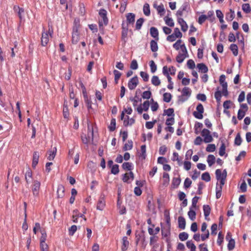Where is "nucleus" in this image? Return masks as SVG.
Returning <instances> with one entry per match:
<instances>
[{
	"label": "nucleus",
	"mask_w": 251,
	"mask_h": 251,
	"mask_svg": "<svg viewBox=\"0 0 251 251\" xmlns=\"http://www.w3.org/2000/svg\"><path fill=\"white\" fill-rule=\"evenodd\" d=\"M99 15L101 18V21H99V25L100 29L103 30V25H107L108 23V19L107 17V12L104 9H100L99 11Z\"/></svg>",
	"instance_id": "nucleus-1"
},
{
	"label": "nucleus",
	"mask_w": 251,
	"mask_h": 251,
	"mask_svg": "<svg viewBox=\"0 0 251 251\" xmlns=\"http://www.w3.org/2000/svg\"><path fill=\"white\" fill-rule=\"evenodd\" d=\"M215 175L217 179L220 183V188H222L227 176V172L226 169L224 170L223 172H222L220 169H217L215 172Z\"/></svg>",
	"instance_id": "nucleus-2"
},
{
	"label": "nucleus",
	"mask_w": 251,
	"mask_h": 251,
	"mask_svg": "<svg viewBox=\"0 0 251 251\" xmlns=\"http://www.w3.org/2000/svg\"><path fill=\"white\" fill-rule=\"evenodd\" d=\"M191 94V90L189 87H185L182 90V95L179 97V100L184 102L187 100Z\"/></svg>",
	"instance_id": "nucleus-3"
},
{
	"label": "nucleus",
	"mask_w": 251,
	"mask_h": 251,
	"mask_svg": "<svg viewBox=\"0 0 251 251\" xmlns=\"http://www.w3.org/2000/svg\"><path fill=\"white\" fill-rule=\"evenodd\" d=\"M122 29L121 40L123 42V45L125 46L127 40L128 27L127 25H125L124 22L122 24Z\"/></svg>",
	"instance_id": "nucleus-4"
},
{
	"label": "nucleus",
	"mask_w": 251,
	"mask_h": 251,
	"mask_svg": "<svg viewBox=\"0 0 251 251\" xmlns=\"http://www.w3.org/2000/svg\"><path fill=\"white\" fill-rule=\"evenodd\" d=\"M197 111H194L193 115L198 119H202L203 118L202 114L204 112V108L202 104L199 103L196 107Z\"/></svg>",
	"instance_id": "nucleus-5"
},
{
	"label": "nucleus",
	"mask_w": 251,
	"mask_h": 251,
	"mask_svg": "<svg viewBox=\"0 0 251 251\" xmlns=\"http://www.w3.org/2000/svg\"><path fill=\"white\" fill-rule=\"evenodd\" d=\"M223 87L222 94L225 97H227L228 92L227 91V86H224ZM215 98L218 102H220L222 97V92L220 91H217L215 93Z\"/></svg>",
	"instance_id": "nucleus-6"
},
{
	"label": "nucleus",
	"mask_w": 251,
	"mask_h": 251,
	"mask_svg": "<svg viewBox=\"0 0 251 251\" xmlns=\"http://www.w3.org/2000/svg\"><path fill=\"white\" fill-rule=\"evenodd\" d=\"M201 135L204 137L203 141L205 143H210L213 140L210 131L207 129L204 128L201 132Z\"/></svg>",
	"instance_id": "nucleus-7"
},
{
	"label": "nucleus",
	"mask_w": 251,
	"mask_h": 251,
	"mask_svg": "<svg viewBox=\"0 0 251 251\" xmlns=\"http://www.w3.org/2000/svg\"><path fill=\"white\" fill-rule=\"evenodd\" d=\"M105 206V196L104 195L101 194L100 197L97 204V209L102 211L104 209Z\"/></svg>",
	"instance_id": "nucleus-8"
},
{
	"label": "nucleus",
	"mask_w": 251,
	"mask_h": 251,
	"mask_svg": "<svg viewBox=\"0 0 251 251\" xmlns=\"http://www.w3.org/2000/svg\"><path fill=\"white\" fill-rule=\"evenodd\" d=\"M138 83V78L137 75H135L129 80L128 87L131 90H133L136 87Z\"/></svg>",
	"instance_id": "nucleus-9"
},
{
	"label": "nucleus",
	"mask_w": 251,
	"mask_h": 251,
	"mask_svg": "<svg viewBox=\"0 0 251 251\" xmlns=\"http://www.w3.org/2000/svg\"><path fill=\"white\" fill-rule=\"evenodd\" d=\"M153 7L155 9H156V10L157 11L158 13L160 16L164 15V14L165 13V8H164V5H163V4L162 3H161V4L159 5H157L156 2H154V3L153 4Z\"/></svg>",
	"instance_id": "nucleus-10"
},
{
	"label": "nucleus",
	"mask_w": 251,
	"mask_h": 251,
	"mask_svg": "<svg viewBox=\"0 0 251 251\" xmlns=\"http://www.w3.org/2000/svg\"><path fill=\"white\" fill-rule=\"evenodd\" d=\"M177 22L181 26V30L183 32H185L187 30L188 26L186 22L181 18L178 17Z\"/></svg>",
	"instance_id": "nucleus-11"
},
{
	"label": "nucleus",
	"mask_w": 251,
	"mask_h": 251,
	"mask_svg": "<svg viewBox=\"0 0 251 251\" xmlns=\"http://www.w3.org/2000/svg\"><path fill=\"white\" fill-rule=\"evenodd\" d=\"M129 241L126 236H124L122 238V245L121 247L122 251H126L129 246Z\"/></svg>",
	"instance_id": "nucleus-12"
},
{
	"label": "nucleus",
	"mask_w": 251,
	"mask_h": 251,
	"mask_svg": "<svg viewBox=\"0 0 251 251\" xmlns=\"http://www.w3.org/2000/svg\"><path fill=\"white\" fill-rule=\"evenodd\" d=\"M49 41V35L47 32H43L41 37V45L42 46H46Z\"/></svg>",
	"instance_id": "nucleus-13"
},
{
	"label": "nucleus",
	"mask_w": 251,
	"mask_h": 251,
	"mask_svg": "<svg viewBox=\"0 0 251 251\" xmlns=\"http://www.w3.org/2000/svg\"><path fill=\"white\" fill-rule=\"evenodd\" d=\"M203 210L205 219L207 221L209 220V219L208 218L211 212V208L209 205L207 204L203 205Z\"/></svg>",
	"instance_id": "nucleus-14"
},
{
	"label": "nucleus",
	"mask_w": 251,
	"mask_h": 251,
	"mask_svg": "<svg viewBox=\"0 0 251 251\" xmlns=\"http://www.w3.org/2000/svg\"><path fill=\"white\" fill-rule=\"evenodd\" d=\"M127 24H133L135 22V15L132 13H127L126 15Z\"/></svg>",
	"instance_id": "nucleus-15"
},
{
	"label": "nucleus",
	"mask_w": 251,
	"mask_h": 251,
	"mask_svg": "<svg viewBox=\"0 0 251 251\" xmlns=\"http://www.w3.org/2000/svg\"><path fill=\"white\" fill-rule=\"evenodd\" d=\"M134 175L133 172L130 171L128 173H126L123 175L122 180L125 182L129 183L128 180L131 178L132 179H133Z\"/></svg>",
	"instance_id": "nucleus-16"
},
{
	"label": "nucleus",
	"mask_w": 251,
	"mask_h": 251,
	"mask_svg": "<svg viewBox=\"0 0 251 251\" xmlns=\"http://www.w3.org/2000/svg\"><path fill=\"white\" fill-rule=\"evenodd\" d=\"M39 153L38 151H34L33 155V160L32 166L33 168H35L37 165L39 161Z\"/></svg>",
	"instance_id": "nucleus-17"
},
{
	"label": "nucleus",
	"mask_w": 251,
	"mask_h": 251,
	"mask_svg": "<svg viewBox=\"0 0 251 251\" xmlns=\"http://www.w3.org/2000/svg\"><path fill=\"white\" fill-rule=\"evenodd\" d=\"M151 35L157 41L159 40L158 31L157 29L155 27H151L150 28Z\"/></svg>",
	"instance_id": "nucleus-18"
},
{
	"label": "nucleus",
	"mask_w": 251,
	"mask_h": 251,
	"mask_svg": "<svg viewBox=\"0 0 251 251\" xmlns=\"http://www.w3.org/2000/svg\"><path fill=\"white\" fill-rule=\"evenodd\" d=\"M162 181L163 186L165 187H167L170 181L169 175L168 173H163Z\"/></svg>",
	"instance_id": "nucleus-19"
},
{
	"label": "nucleus",
	"mask_w": 251,
	"mask_h": 251,
	"mask_svg": "<svg viewBox=\"0 0 251 251\" xmlns=\"http://www.w3.org/2000/svg\"><path fill=\"white\" fill-rule=\"evenodd\" d=\"M178 227L184 229L186 226V222L184 217L179 216L178 218Z\"/></svg>",
	"instance_id": "nucleus-20"
},
{
	"label": "nucleus",
	"mask_w": 251,
	"mask_h": 251,
	"mask_svg": "<svg viewBox=\"0 0 251 251\" xmlns=\"http://www.w3.org/2000/svg\"><path fill=\"white\" fill-rule=\"evenodd\" d=\"M162 73L163 74L167 77L169 83H173L172 81V78L170 76V74L168 72L167 66H165L163 67Z\"/></svg>",
	"instance_id": "nucleus-21"
},
{
	"label": "nucleus",
	"mask_w": 251,
	"mask_h": 251,
	"mask_svg": "<svg viewBox=\"0 0 251 251\" xmlns=\"http://www.w3.org/2000/svg\"><path fill=\"white\" fill-rule=\"evenodd\" d=\"M197 68L200 71H201L202 73H206L208 71V67L203 63L198 64Z\"/></svg>",
	"instance_id": "nucleus-22"
},
{
	"label": "nucleus",
	"mask_w": 251,
	"mask_h": 251,
	"mask_svg": "<svg viewBox=\"0 0 251 251\" xmlns=\"http://www.w3.org/2000/svg\"><path fill=\"white\" fill-rule=\"evenodd\" d=\"M150 45L151 50L152 52H155L156 51H157L158 47L157 42L156 41L153 40H151L150 42Z\"/></svg>",
	"instance_id": "nucleus-23"
},
{
	"label": "nucleus",
	"mask_w": 251,
	"mask_h": 251,
	"mask_svg": "<svg viewBox=\"0 0 251 251\" xmlns=\"http://www.w3.org/2000/svg\"><path fill=\"white\" fill-rule=\"evenodd\" d=\"M25 179L27 184L32 182V172L31 171H27L25 174Z\"/></svg>",
	"instance_id": "nucleus-24"
},
{
	"label": "nucleus",
	"mask_w": 251,
	"mask_h": 251,
	"mask_svg": "<svg viewBox=\"0 0 251 251\" xmlns=\"http://www.w3.org/2000/svg\"><path fill=\"white\" fill-rule=\"evenodd\" d=\"M56 153V149L54 148L52 151H48V154L49 155L47 158L49 160H52L54 158Z\"/></svg>",
	"instance_id": "nucleus-25"
},
{
	"label": "nucleus",
	"mask_w": 251,
	"mask_h": 251,
	"mask_svg": "<svg viewBox=\"0 0 251 251\" xmlns=\"http://www.w3.org/2000/svg\"><path fill=\"white\" fill-rule=\"evenodd\" d=\"M133 147V142L131 140L127 141V143H126L123 147V150L126 151L127 150H130Z\"/></svg>",
	"instance_id": "nucleus-26"
},
{
	"label": "nucleus",
	"mask_w": 251,
	"mask_h": 251,
	"mask_svg": "<svg viewBox=\"0 0 251 251\" xmlns=\"http://www.w3.org/2000/svg\"><path fill=\"white\" fill-rule=\"evenodd\" d=\"M80 36L78 33H72V42L76 44L79 40Z\"/></svg>",
	"instance_id": "nucleus-27"
},
{
	"label": "nucleus",
	"mask_w": 251,
	"mask_h": 251,
	"mask_svg": "<svg viewBox=\"0 0 251 251\" xmlns=\"http://www.w3.org/2000/svg\"><path fill=\"white\" fill-rule=\"evenodd\" d=\"M79 21L78 20L75 19L74 22L72 33H78V28L79 27Z\"/></svg>",
	"instance_id": "nucleus-28"
},
{
	"label": "nucleus",
	"mask_w": 251,
	"mask_h": 251,
	"mask_svg": "<svg viewBox=\"0 0 251 251\" xmlns=\"http://www.w3.org/2000/svg\"><path fill=\"white\" fill-rule=\"evenodd\" d=\"M14 9L15 11H18V14L19 18L22 20L23 18V14L24 13L25 10L23 8H21L19 6H14Z\"/></svg>",
	"instance_id": "nucleus-29"
},
{
	"label": "nucleus",
	"mask_w": 251,
	"mask_h": 251,
	"mask_svg": "<svg viewBox=\"0 0 251 251\" xmlns=\"http://www.w3.org/2000/svg\"><path fill=\"white\" fill-rule=\"evenodd\" d=\"M230 50L232 52L234 56H237L238 53V47L236 44H232L229 47Z\"/></svg>",
	"instance_id": "nucleus-30"
},
{
	"label": "nucleus",
	"mask_w": 251,
	"mask_h": 251,
	"mask_svg": "<svg viewBox=\"0 0 251 251\" xmlns=\"http://www.w3.org/2000/svg\"><path fill=\"white\" fill-rule=\"evenodd\" d=\"M151 81L152 84L155 86H159L161 83V81L159 79V77L156 75H153L152 77Z\"/></svg>",
	"instance_id": "nucleus-31"
},
{
	"label": "nucleus",
	"mask_w": 251,
	"mask_h": 251,
	"mask_svg": "<svg viewBox=\"0 0 251 251\" xmlns=\"http://www.w3.org/2000/svg\"><path fill=\"white\" fill-rule=\"evenodd\" d=\"M122 168L125 170L131 171L133 169L132 164L130 162H124Z\"/></svg>",
	"instance_id": "nucleus-32"
},
{
	"label": "nucleus",
	"mask_w": 251,
	"mask_h": 251,
	"mask_svg": "<svg viewBox=\"0 0 251 251\" xmlns=\"http://www.w3.org/2000/svg\"><path fill=\"white\" fill-rule=\"evenodd\" d=\"M116 119L112 118L110 122V125L108 126V128L110 131H113L116 129Z\"/></svg>",
	"instance_id": "nucleus-33"
},
{
	"label": "nucleus",
	"mask_w": 251,
	"mask_h": 251,
	"mask_svg": "<svg viewBox=\"0 0 251 251\" xmlns=\"http://www.w3.org/2000/svg\"><path fill=\"white\" fill-rule=\"evenodd\" d=\"M207 161L209 166H211L215 162V157L212 154L208 155Z\"/></svg>",
	"instance_id": "nucleus-34"
},
{
	"label": "nucleus",
	"mask_w": 251,
	"mask_h": 251,
	"mask_svg": "<svg viewBox=\"0 0 251 251\" xmlns=\"http://www.w3.org/2000/svg\"><path fill=\"white\" fill-rule=\"evenodd\" d=\"M143 12H144V14L147 16H149L150 15L151 11H150V5L147 3H145L144 5Z\"/></svg>",
	"instance_id": "nucleus-35"
},
{
	"label": "nucleus",
	"mask_w": 251,
	"mask_h": 251,
	"mask_svg": "<svg viewBox=\"0 0 251 251\" xmlns=\"http://www.w3.org/2000/svg\"><path fill=\"white\" fill-rule=\"evenodd\" d=\"M193 207L190 208L189 211L188 212V215L189 218L192 220L194 221L196 219V212L192 209Z\"/></svg>",
	"instance_id": "nucleus-36"
},
{
	"label": "nucleus",
	"mask_w": 251,
	"mask_h": 251,
	"mask_svg": "<svg viewBox=\"0 0 251 251\" xmlns=\"http://www.w3.org/2000/svg\"><path fill=\"white\" fill-rule=\"evenodd\" d=\"M88 136L89 138H91L92 141L94 139V131L93 127H91L89 124H88Z\"/></svg>",
	"instance_id": "nucleus-37"
},
{
	"label": "nucleus",
	"mask_w": 251,
	"mask_h": 251,
	"mask_svg": "<svg viewBox=\"0 0 251 251\" xmlns=\"http://www.w3.org/2000/svg\"><path fill=\"white\" fill-rule=\"evenodd\" d=\"M144 22V19L143 18H140L138 19L136 23V29L140 30L141 28L142 25Z\"/></svg>",
	"instance_id": "nucleus-38"
},
{
	"label": "nucleus",
	"mask_w": 251,
	"mask_h": 251,
	"mask_svg": "<svg viewBox=\"0 0 251 251\" xmlns=\"http://www.w3.org/2000/svg\"><path fill=\"white\" fill-rule=\"evenodd\" d=\"M164 115H167L168 116L174 117V109L172 108H169L168 109L164 110Z\"/></svg>",
	"instance_id": "nucleus-39"
},
{
	"label": "nucleus",
	"mask_w": 251,
	"mask_h": 251,
	"mask_svg": "<svg viewBox=\"0 0 251 251\" xmlns=\"http://www.w3.org/2000/svg\"><path fill=\"white\" fill-rule=\"evenodd\" d=\"M187 57V55H185V54L179 53L176 57V60L178 63H181Z\"/></svg>",
	"instance_id": "nucleus-40"
},
{
	"label": "nucleus",
	"mask_w": 251,
	"mask_h": 251,
	"mask_svg": "<svg viewBox=\"0 0 251 251\" xmlns=\"http://www.w3.org/2000/svg\"><path fill=\"white\" fill-rule=\"evenodd\" d=\"M242 142L240 133H238L234 140V144L237 146H240Z\"/></svg>",
	"instance_id": "nucleus-41"
},
{
	"label": "nucleus",
	"mask_w": 251,
	"mask_h": 251,
	"mask_svg": "<svg viewBox=\"0 0 251 251\" xmlns=\"http://www.w3.org/2000/svg\"><path fill=\"white\" fill-rule=\"evenodd\" d=\"M181 182V179L179 177H174L173 179L172 185L174 188L177 187Z\"/></svg>",
	"instance_id": "nucleus-42"
},
{
	"label": "nucleus",
	"mask_w": 251,
	"mask_h": 251,
	"mask_svg": "<svg viewBox=\"0 0 251 251\" xmlns=\"http://www.w3.org/2000/svg\"><path fill=\"white\" fill-rule=\"evenodd\" d=\"M186 246L191 251H196V247L192 240L188 241L186 242Z\"/></svg>",
	"instance_id": "nucleus-43"
},
{
	"label": "nucleus",
	"mask_w": 251,
	"mask_h": 251,
	"mask_svg": "<svg viewBox=\"0 0 251 251\" xmlns=\"http://www.w3.org/2000/svg\"><path fill=\"white\" fill-rule=\"evenodd\" d=\"M235 242L234 239H230L227 244V249L229 251H232L235 247Z\"/></svg>",
	"instance_id": "nucleus-44"
},
{
	"label": "nucleus",
	"mask_w": 251,
	"mask_h": 251,
	"mask_svg": "<svg viewBox=\"0 0 251 251\" xmlns=\"http://www.w3.org/2000/svg\"><path fill=\"white\" fill-rule=\"evenodd\" d=\"M226 148V147L225 143H222L221 145V147L219 149V154L220 156H223L225 154Z\"/></svg>",
	"instance_id": "nucleus-45"
},
{
	"label": "nucleus",
	"mask_w": 251,
	"mask_h": 251,
	"mask_svg": "<svg viewBox=\"0 0 251 251\" xmlns=\"http://www.w3.org/2000/svg\"><path fill=\"white\" fill-rule=\"evenodd\" d=\"M164 21H165L166 24L169 26L173 27L174 26V23L171 18L165 17L164 18Z\"/></svg>",
	"instance_id": "nucleus-46"
},
{
	"label": "nucleus",
	"mask_w": 251,
	"mask_h": 251,
	"mask_svg": "<svg viewBox=\"0 0 251 251\" xmlns=\"http://www.w3.org/2000/svg\"><path fill=\"white\" fill-rule=\"evenodd\" d=\"M63 114L64 118H68L69 115V109L67 104L66 105L65 103L63 105Z\"/></svg>",
	"instance_id": "nucleus-47"
},
{
	"label": "nucleus",
	"mask_w": 251,
	"mask_h": 251,
	"mask_svg": "<svg viewBox=\"0 0 251 251\" xmlns=\"http://www.w3.org/2000/svg\"><path fill=\"white\" fill-rule=\"evenodd\" d=\"M129 100L133 102V106L135 107L137 105L138 100L140 101H142L141 99H139L137 95H135L134 97H130Z\"/></svg>",
	"instance_id": "nucleus-48"
},
{
	"label": "nucleus",
	"mask_w": 251,
	"mask_h": 251,
	"mask_svg": "<svg viewBox=\"0 0 251 251\" xmlns=\"http://www.w3.org/2000/svg\"><path fill=\"white\" fill-rule=\"evenodd\" d=\"M242 10L246 13H249L251 11V8L249 3H244L242 5Z\"/></svg>",
	"instance_id": "nucleus-49"
},
{
	"label": "nucleus",
	"mask_w": 251,
	"mask_h": 251,
	"mask_svg": "<svg viewBox=\"0 0 251 251\" xmlns=\"http://www.w3.org/2000/svg\"><path fill=\"white\" fill-rule=\"evenodd\" d=\"M172 95L169 93H165L163 94V100L166 102H169L172 99Z\"/></svg>",
	"instance_id": "nucleus-50"
},
{
	"label": "nucleus",
	"mask_w": 251,
	"mask_h": 251,
	"mask_svg": "<svg viewBox=\"0 0 251 251\" xmlns=\"http://www.w3.org/2000/svg\"><path fill=\"white\" fill-rule=\"evenodd\" d=\"M160 230V228L159 227H156L154 229H153L152 228L149 227L148 228V231L150 235H155L159 233Z\"/></svg>",
	"instance_id": "nucleus-51"
},
{
	"label": "nucleus",
	"mask_w": 251,
	"mask_h": 251,
	"mask_svg": "<svg viewBox=\"0 0 251 251\" xmlns=\"http://www.w3.org/2000/svg\"><path fill=\"white\" fill-rule=\"evenodd\" d=\"M128 0H123L121 4V7L120 8V11L123 13L126 10V5L127 4Z\"/></svg>",
	"instance_id": "nucleus-52"
},
{
	"label": "nucleus",
	"mask_w": 251,
	"mask_h": 251,
	"mask_svg": "<svg viewBox=\"0 0 251 251\" xmlns=\"http://www.w3.org/2000/svg\"><path fill=\"white\" fill-rule=\"evenodd\" d=\"M178 237L181 241H183L188 239V234L185 232H182L179 233Z\"/></svg>",
	"instance_id": "nucleus-53"
},
{
	"label": "nucleus",
	"mask_w": 251,
	"mask_h": 251,
	"mask_svg": "<svg viewBox=\"0 0 251 251\" xmlns=\"http://www.w3.org/2000/svg\"><path fill=\"white\" fill-rule=\"evenodd\" d=\"M226 80V76L224 75H222L220 76L219 78V82L220 84L222 85V87L224 86H227V82L225 81Z\"/></svg>",
	"instance_id": "nucleus-54"
},
{
	"label": "nucleus",
	"mask_w": 251,
	"mask_h": 251,
	"mask_svg": "<svg viewBox=\"0 0 251 251\" xmlns=\"http://www.w3.org/2000/svg\"><path fill=\"white\" fill-rule=\"evenodd\" d=\"M151 92L150 91H144L142 95V97L144 99H149L151 96Z\"/></svg>",
	"instance_id": "nucleus-55"
},
{
	"label": "nucleus",
	"mask_w": 251,
	"mask_h": 251,
	"mask_svg": "<svg viewBox=\"0 0 251 251\" xmlns=\"http://www.w3.org/2000/svg\"><path fill=\"white\" fill-rule=\"evenodd\" d=\"M201 179L205 181L206 182H208L210 180L211 177L209 173L205 172L202 174L201 176Z\"/></svg>",
	"instance_id": "nucleus-56"
},
{
	"label": "nucleus",
	"mask_w": 251,
	"mask_h": 251,
	"mask_svg": "<svg viewBox=\"0 0 251 251\" xmlns=\"http://www.w3.org/2000/svg\"><path fill=\"white\" fill-rule=\"evenodd\" d=\"M150 66L151 72L152 73H155L157 70V66L153 60H151L150 62Z\"/></svg>",
	"instance_id": "nucleus-57"
},
{
	"label": "nucleus",
	"mask_w": 251,
	"mask_h": 251,
	"mask_svg": "<svg viewBox=\"0 0 251 251\" xmlns=\"http://www.w3.org/2000/svg\"><path fill=\"white\" fill-rule=\"evenodd\" d=\"M111 172L114 175L118 174L119 172V165L117 164L113 165L111 167Z\"/></svg>",
	"instance_id": "nucleus-58"
},
{
	"label": "nucleus",
	"mask_w": 251,
	"mask_h": 251,
	"mask_svg": "<svg viewBox=\"0 0 251 251\" xmlns=\"http://www.w3.org/2000/svg\"><path fill=\"white\" fill-rule=\"evenodd\" d=\"M216 146L215 144H208L206 148V151L209 152H214L215 151Z\"/></svg>",
	"instance_id": "nucleus-59"
},
{
	"label": "nucleus",
	"mask_w": 251,
	"mask_h": 251,
	"mask_svg": "<svg viewBox=\"0 0 251 251\" xmlns=\"http://www.w3.org/2000/svg\"><path fill=\"white\" fill-rule=\"evenodd\" d=\"M140 75L145 82H147L149 80V75L147 73L141 71L140 73Z\"/></svg>",
	"instance_id": "nucleus-60"
},
{
	"label": "nucleus",
	"mask_w": 251,
	"mask_h": 251,
	"mask_svg": "<svg viewBox=\"0 0 251 251\" xmlns=\"http://www.w3.org/2000/svg\"><path fill=\"white\" fill-rule=\"evenodd\" d=\"M146 146L145 145H142L141 147V153L140 154V156L142 157L143 159H145L146 158Z\"/></svg>",
	"instance_id": "nucleus-61"
},
{
	"label": "nucleus",
	"mask_w": 251,
	"mask_h": 251,
	"mask_svg": "<svg viewBox=\"0 0 251 251\" xmlns=\"http://www.w3.org/2000/svg\"><path fill=\"white\" fill-rule=\"evenodd\" d=\"M208 19V17L206 15H201L199 17L198 23L199 24H202L206 19Z\"/></svg>",
	"instance_id": "nucleus-62"
},
{
	"label": "nucleus",
	"mask_w": 251,
	"mask_h": 251,
	"mask_svg": "<svg viewBox=\"0 0 251 251\" xmlns=\"http://www.w3.org/2000/svg\"><path fill=\"white\" fill-rule=\"evenodd\" d=\"M77 230V226L75 225L72 226L69 229V233L71 236H73Z\"/></svg>",
	"instance_id": "nucleus-63"
},
{
	"label": "nucleus",
	"mask_w": 251,
	"mask_h": 251,
	"mask_svg": "<svg viewBox=\"0 0 251 251\" xmlns=\"http://www.w3.org/2000/svg\"><path fill=\"white\" fill-rule=\"evenodd\" d=\"M188 67L190 69H193L195 67V63L192 59H189L187 62Z\"/></svg>",
	"instance_id": "nucleus-64"
}]
</instances>
